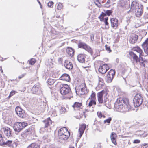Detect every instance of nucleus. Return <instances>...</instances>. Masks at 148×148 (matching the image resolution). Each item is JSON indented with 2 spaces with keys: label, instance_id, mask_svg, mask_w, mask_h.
<instances>
[{
  "label": "nucleus",
  "instance_id": "f257e3e1",
  "mask_svg": "<svg viewBox=\"0 0 148 148\" xmlns=\"http://www.w3.org/2000/svg\"><path fill=\"white\" fill-rule=\"evenodd\" d=\"M114 107L116 110L121 111V110L124 109H125V111H127L130 106L127 98H120L118 99L115 102Z\"/></svg>",
  "mask_w": 148,
  "mask_h": 148
},
{
  "label": "nucleus",
  "instance_id": "f03ea898",
  "mask_svg": "<svg viewBox=\"0 0 148 148\" xmlns=\"http://www.w3.org/2000/svg\"><path fill=\"white\" fill-rule=\"evenodd\" d=\"M131 8L132 9L135 10V14L137 17H140L143 14V6L140 4L139 5L138 3L136 1H133L132 3Z\"/></svg>",
  "mask_w": 148,
  "mask_h": 148
},
{
  "label": "nucleus",
  "instance_id": "7ed1b4c3",
  "mask_svg": "<svg viewBox=\"0 0 148 148\" xmlns=\"http://www.w3.org/2000/svg\"><path fill=\"white\" fill-rule=\"evenodd\" d=\"M60 93L63 95H68L66 98L67 99H70L73 97V95L71 92V89L69 86L67 84H62L60 86Z\"/></svg>",
  "mask_w": 148,
  "mask_h": 148
},
{
  "label": "nucleus",
  "instance_id": "20e7f679",
  "mask_svg": "<svg viewBox=\"0 0 148 148\" xmlns=\"http://www.w3.org/2000/svg\"><path fill=\"white\" fill-rule=\"evenodd\" d=\"M58 135L60 139L65 140H67L69 137L70 133L66 127H64L59 130Z\"/></svg>",
  "mask_w": 148,
  "mask_h": 148
},
{
  "label": "nucleus",
  "instance_id": "39448f33",
  "mask_svg": "<svg viewBox=\"0 0 148 148\" xmlns=\"http://www.w3.org/2000/svg\"><path fill=\"white\" fill-rule=\"evenodd\" d=\"M27 125V123L25 122H17L15 123L13 125V128L16 134L20 132L23 128Z\"/></svg>",
  "mask_w": 148,
  "mask_h": 148
},
{
  "label": "nucleus",
  "instance_id": "423d86ee",
  "mask_svg": "<svg viewBox=\"0 0 148 148\" xmlns=\"http://www.w3.org/2000/svg\"><path fill=\"white\" fill-rule=\"evenodd\" d=\"M143 98L140 94H137L134 96L133 100V103L136 107H139L142 103Z\"/></svg>",
  "mask_w": 148,
  "mask_h": 148
},
{
  "label": "nucleus",
  "instance_id": "0eeeda50",
  "mask_svg": "<svg viewBox=\"0 0 148 148\" xmlns=\"http://www.w3.org/2000/svg\"><path fill=\"white\" fill-rule=\"evenodd\" d=\"M115 71L113 69L110 70L107 74L106 80L108 83H110L112 81L115 75Z\"/></svg>",
  "mask_w": 148,
  "mask_h": 148
},
{
  "label": "nucleus",
  "instance_id": "6e6552de",
  "mask_svg": "<svg viewBox=\"0 0 148 148\" xmlns=\"http://www.w3.org/2000/svg\"><path fill=\"white\" fill-rule=\"evenodd\" d=\"M109 69V67L107 64H103L101 65L99 69V71L101 74L105 73Z\"/></svg>",
  "mask_w": 148,
  "mask_h": 148
},
{
  "label": "nucleus",
  "instance_id": "1a4fd4ad",
  "mask_svg": "<svg viewBox=\"0 0 148 148\" xmlns=\"http://www.w3.org/2000/svg\"><path fill=\"white\" fill-rule=\"evenodd\" d=\"M18 145V144L15 142L12 141L10 140H7L6 142H4L3 146L6 145L9 147H17Z\"/></svg>",
  "mask_w": 148,
  "mask_h": 148
},
{
  "label": "nucleus",
  "instance_id": "9d476101",
  "mask_svg": "<svg viewBox=\"0 0 148 148\" xmlns=\"http://www.w3.org/2000/svg\"><path fill=\"white\" fill-rule=\"evenodd\" d=\"M79 89H80L81 93V94H86L88 92V90H87L85 83L82 84L79 87Z\"/></svg>",
  "mask_w": 148,
  "mask_h": 148
},
{
  "label": "nucleus",
  "instance_id": "9b49d317",
  "mask_svg": "<svg viewBox=\"0 0 148 148\" xmlns=\"http://www.w3.org/2000/svg\"><path fill=\"white\" fill-rule=\"evenodd\" d=\"M111 27L114 29H116L118 26V20L116 18H113L110 19Z\"/></svg>",
  "mask_w": 148,
  "mask_h": 148
},
{
  "label": "nucleus",
  "instance_id": "f8f14e48",
  "mask_svg": "<svg viewBox=\"0 0 148 148\" xmlns=\"http://www.w3.org/2000/svg\"><path fill=\"white\" fill-rule=\"evenodd\" d=\"M42 122L44 127L47 128L49 127L51 125L52 121L51 120L50 117H48L43 121Z\"/></svg>",
  "mask_w": 148,
  "mask_h": 148
},
{
  "label": "nucleus",
  "instance_id": "ddd939ff",
  "mask_svg": "<svg viewBox=\"0 0 148 148\" xmlns=\"http://www.w3.org/2000/svg\"><path fill=\"white\" fill-rule=\"evenodd\" d=\"M130 38L129 39V41L130 43L134 44L137 41L138 38V36L137 35L132 34H131L130 36Z\"/></svg>",
  "mask_w": 148,
  "mask_h": 148
},
{
  "label": "nucleus",
  "instance_id": "4468645a",
  "mask_svg": "<svg viewBox=\"0 0 148 148\" xmlns=\"http://www.w3.org/2000/svg\"><path fill=\"white\" fill-rule=\"evenodd\" d=\"M142 46L145 53L148 55V38L142 44Z\"/></svg>",
  "mask_w": 148,
  "mask_h": 148
},
{
  "label": "nucleus",
  "instance_id": "2eb2a0df",
  "mask_svg": "<svg viewBox=\"0 0 148 148\" xmlns=\"http://www.w3.org/2000/svg\"><path fill=\"white\" fill-rule=\"evenodd\" d=\"M129 55L133 59V61H135L137 63L140 62V59L138 56L137 55L132 51H130L129 52Z\"/></svg>",
  "mask_w": 148,
  "mask_h": 148
},
{
  "label": "nucleus",
  "instance_id": "dca6fc26",
  "mask_svg": "<svg viewBox=\"0 0 148 148\" xmlns=\"http://www.w3.org/2000/svg\"><path fill=\"white\" fill-rule=\"evenodd\" d=\"M86 57V55L84 54H79L77 56V59L79 62L83 63L85 61Z\"/></svg>",
  "mask_w": 148,
  "mask_h": 148
},
{
  "label": "nucleus",
  "instance_id": "f3484780",
  "mask_svg": "<svg viewBox=\"0 0 148 148\" xmlns=\"http://www.w3.org/2000/svg\"><path fill=\"white\" fill-rule=\"evenodd\" d=\"M4 134L8 138L11 136L10 129L8 127H5L3 128Z\"/></svg>",
  "mask_w": 148,
  "mask_h": 148
},
{
  "label": "nucleus",
  "instance_id": "a211bd4d",
  "mask_svg": "<svg viewBox=\"0 0 148 148\" xmlns=\"http://www.w3.org/2000/svg\"><path fill=\"white\" fill-rule=\"evenodd\" d=\"M60 80H64L67 82H69L70 80V78L69 75L66 73L62 74L60 77Z\"/></svg>",
  "mask_w": 148,
  "mask_h": 148
},
{
  "label": "nucleus",
  "instance_id": "6ab92c4d",
  "mask_svg": "<svg viewBox=\"0 0 148 148\" xmlns=\"http://www.w3.org/2000/svg\"><path fill=\"white\" fill-rule=\"evenodd\" d=\"M117 135L114 132H112L110 135V138L112 142L115 145L116 144V138Z\"/></svg>",
  "mask_w": 148,
  "mask_h": 148
},
{
  "label": "nucleus",
  "instance_id": "aec40b11",
  "mask_svg": "<svg viewBox=\"0 0 148 148\" xmlns=\"http://www.w3.org/2000/svg\"><path fill=\"white\" fill-rule=\"evenodd\" d=\"M64 65L66 68L69 69H71L73 67L72 63L68 61H65Z\"/></svg>",
  "mask_w": 148,
  "mask_h": 148
},
{
  "label": "nucleus",
  "instance_id": "412c9836",
  "mask_svg": "<svg viewBox=\"0 0 148 148\" xmlns=\"http://www.w3.org/2000/svg\"><path fill=\"white\" fill-rule=\"evenodd\" d=\"M66 52L68 55L71 57H72L74 55V50L71 48L68 47L66 50Z\"/></svg>",
  "mask_w": 148,
  "mask_h": 148
},
{
  "label": "nucleus",
  "instance_id": "4be33fe9",
  "mask_svg": "<svg viewBox=\"0 0 148 148\" xmlns=\"http://www.w3.org/2000/svg\"><path fill=\"white\" fill-rule=\"evenodd\" d=\"M82 103L79 102H75L74 104L72 105V106L74 108L75 110H79V108L82 106Z\"/></svg>",
  "mask_w": 148,
  "mask_h": 148
},
{
  "label": "nucleus",
  "instance_id": "5701e85b",
  "mask_svg": "<svg viewBox=\"0 0 148 148\" xmlns=\"http://www.w3.org/2000/svg\"><path fill=\"white\" fill-rule=\"evenodd\" d=\"M132 49L133 51H136L138 53L139 56H140L143 53V51L140 47L138 46L135 47L133 48Z\"/></svg>",
  "mask_w": 148,
  "mask_h": 148
},
{
  "label": "nucleus",
  "instance_id": "b1692460",
  "mask_svg": "<svg viewBox=\"0 0 148 148\" xmlns=\"http://www.w3.org/2000/svg\"><path fill=\"white\" fill-rule=\"evenodd\" d=\"M86 128V125H83L79 128V137L80 138L82 135Z\"/></svg>",
  "mask_w": 148,
  "mask_h": 148
},
{
  "label": "nucleus",
  "instance_id": "393cba45",
  "mask_svg": "<svg viewBox=\"0 0 148 148\" xmlns=\"http://www.w3.org/2000/svg\"><path fill=\"white\" fill-rule=\"evenodd\" d=\"M27 148H40V146L38 143H33L29 145Z\"/></svg>",
  "mask_w": 148,
  "mask_h": 148
},
{
  "label": "nucleus",
  "instance_id": "a878e982",
  "mask_svg": "<svg viewBox=\"0 0 148 148\" xmlns=\"http://www.w3.org/2000/svg\"><path fill=\"white\" fill-rule=\"evenodd\" d=\"M19 117L22 118H24L26 117L27 114L25 113L24 110L16 114Z\"/></svg>",
  "mask_w": 148,
  "mask_h": 148
},
{
  "label": "nucleus",
  "instance_id": "bb28decb",
  "mask_svg": "<svg viewBox=\"0 0 148 148\" xmlns=\"http://www.w3.org/2000/svg\"><path fill=\"white\" fill-rule=\"evenodd\" d=\"M89 101V102L87 106L91 107L93 105H95L96 104V101L88 99L87 101V102H88Z\"/></svg>",
  "mask_w": 148,
  "mask_h": 148
},
{
  "label": "nucleus",
  "instance_id": "cd10ccee",
  "mask_svg": "<svg viewBox=\"0 0 148 148\" xmlns=\"http://www.w3.org/2000/svg\"><path fill=\"white\" fill-rule=\"evenodd\" d=\"M40 86L39 84L37 85H35L33 87L32 90L34 93H36L38 91Z\"/></svg>",
  "mask_w": 148,
  "mask_h": 148
},
{
  "label": "nucleus",
  "instance_id": "c85d7f7f",
  "mask_svg": "<svg viewBox=\"0 0 148 148\" xmlns=\"http://www.w3.org/2000/svg\"><path fill=\"white\" fill-rule=\"evenodd\" d=\"M96 100L95 93L93 91L92 92V93L90 95V97L88 99V100Z\"/></svg>",
  "mask_w": 148,
  "mask_h": 148
},
{
  "label": "nucleus",
  "instance_id": "c756f323",
  "mask_svg": "<svg viewBox=\"0 0 148 148\" xmlns=\"http://www.w3.org/2000/svg\"><path fill=\"white\" fill-rule=\"evenodd\" d=\"M126 3V0H120L119 3V5L122 7H124Z\"/></svg>",
  "mask_w": 148,
  "mask_h": 148
},
{
  "label": "nucleus",
  "instance_id": "7c9ffc66",
  "mask_svg": "<svg viewBox=\"0 0 148 148\" xmlns=\"http://www.w3.org/2000/svg\"><path fill=\"white\" fill-rule=\"evenodd\" d=\"M85 45L83 49H84L87 51L91 53L92 50L91 48L88 45L86 44H85V45Z\"/></svg>",
  "mask_w": 148,
  "mask_h": 148
},
{
  "label": "nucleus",
  "instance_id": "2f4dec72",
  "mask_svg": "<svg viewBox=\"0 0 148 148\" xmlns=\"http://www.w3.org/2000/svg\"><path fill=\"white\" fill-rule=\"evenodd\" d=\"M55 82V80L51 79H49L48 80L47 83L50 85H53Z\"/></svg>",
  "mask_w": 148,
  "mask_h": 148
},
{
  "label": "nucleus",
  "instance_id": "473e14b6",
  "mask_svg": "<svg viewBox=\"0 0 148 148\" xmlns=\"http://www.w3.org/2000/svg\"><path fill=\"white\" fill-rule=\"evenodd\" d=\"M105 92V91L104 90H103L100 92L98 93H97L98 97L103 98V95L104 93Z\"/></svg>",
  "mask_w": 148,
  "mask_h": 148
},
{
  "label": "nucleus",
  "instance_id": "72a5a7b5",
  "mask_svg": "<svg viewBox=\"0 0 148 148\" xmlns=\"http://www.w3.org/2000/svg\"><path fill=\"white\" fill-rule=\"evenodd\" d=\"M111 120L112 118L111 117H109L108 119L105 120L104 121V124H106V123H107V125H109Z\"/></svg>",
  "mask_w": 148,
  "mask_h": 148
},
{
  "label": "nucleus",
  "instance_id": "f704fd0d",
  "mask_svg": "<svg viewBox=\"0 0 148 148\" xmlns=\"http://www.w3.org/2000/svg\"><path fill=\"white\" fill-rule=\"evenodd\" d=\"M23 110L21 109V108L19 106H17L16 108L15 111L16 114L20 112Z\"/></svg>",
  "mask_w": 148,
  "mask_h": 148
},
{
  "label": "nucleus",
  "instance_id": "c9c22d12",
  "mask_svg": "<svg viewBox=\"0 0 148 148\" xmlns=\"http://www.w3.org/2000/svg\"><path fill=\"white\" fill-rule=\"evenodd\" d=\"M5 141H3V139L1 134H0V145L1 146L4 145V143Z\"/></svg>",
  "mask_w": 148,
  "mask_h": 148
},
{
  "label": "nucleus",
  "instance_id": "e433bc0d",
  "mask_svg": "<svg viewBox=\"0 0 148 148\" xmlns=\"http://www.w3.org/2000/svg\"><path fill=\"white\" fill-rule=\"evenodd\" d=\"M105 16V13L102 12V14L99 16L98 18L100 19L101 21H102L103 20V18Z\"/></svg>",
  "mask_w": 148,
  "mask_h": 148
},
{
  "label": "nucleus",
  "instance_id": "4c0bfd02",
  "mask_svg": "<svg viewBox=\"0 0 148 148\" xmlns=\"http://www.w3.org/2000/svg\"><path fill=\"white\" fill-rule=\"evenodd\" d=\"M112 13V11L111 10H108L106 11L105 14L106 16V15L109 16Z\"/></svg>",
  "mask_w": 148,
  "mask_h": 148
},
{
  "label": "nucleus",
  "instance_id": "58836bf2",
  "mask_svg": "<svg viewBox=\"0 0 148 148\" xmlns=\"http://www.w3.org/2000/svg\"><path fill=\"white\" fill-rule=\"evenodd\" d=\"M85 43L82 42H80L78 44V47L79 48H82L83 49L84 47V46L85 45Z\"/></svg>",
  "mask_w": 148,
  "mask_h": 148
},
{
  "label": "nucleus",
  "instance_id": "ea45409f",
  "mask_svg": "<svg viewBox=\"0 0 148 148\" xmlns=\"http://www.w3.org/2000/svg\"><path fill=\"white\" fill-rule=\"evenodd\" d=\"M60 112L61 114L64 113L66 112V109L64 107H61L60 109Z\"/></svg>",
  "mask_w": 148,
  "mask_h": 148
},
{
  "label": "nucleus",
  "instance_id": "a19ab883",
  "mask_svg": "<svg viewBox=\"0 0 148 148\" xmlns=\"http://www.w3.org/2000/svg\"><path fill=\"white\" fill-rule=\"evenodd\" d=\"M29 62V64L32 65L34 64L36 62V60L35 59L32 58L30 60H28Z\"/></svg>",
  "mask_w": 148,
  "mask_h": 148
},
{
  "label": "nucleus",
  "instance_id": "79ce46f5",
  "mask_svg": "<svg viewBox=\"0 0 148 148\" xmlns=\"http://www.w3.org/2000/svg\"><path fill=\"white\" fill-rule=\"evenodd\" d=\"M98 78L99 84L101 86L103 85L104 84L103 79L99 77H98Z\"/></svg>",
  "mask_w": 148,
  "mask_h": 148
},
{
  "label": "nucleus",
  "instance_id": "37998d69",
  "mask_svg": "<svg viewBox=\"0 0 148 148\" xmlns=\"http://www.w3.org/2000/svg\"><path fill=\"white\" fill-rule=\"evenodd\" d=\"M105 47L106 50L108 51L109 53H110L112 51L110 46H108L107 45H106L105 46Z\"/></svg>",
  "mask_w": 148,
  "mask_h": 148
},
{
  "label": "nucleus",
  "instance_id": "c03bdc74",
  "mask_svg": "<svg viewBox=\"0 0 148 148\" xmlns=\"http://www.w3.org/2000/svg\"><path fill=\"white\" fill-rule=\"evenodd\" d=\"M53 3L52 1H49L48 3V6L50 8H52L53 6Z\"/></svg>",
  "mask_w": 148,
  "mask_h": 148
},
{
  "label": "nucleus",
  "instance_id": "a18cd8bd",
  "mask_svg": "<svg viewBox=\"0 0 148 148\" xmlns=\"http://www.w3.org/2000/svg\"><path fill=\"white\" fill-rule=\"evenodd\" d=\"M63 5L62 3H59L57 6V9L58 10H60L62 8Z\"/></svg>",
  "mask_w": 148,
  "mask_h": 148
},
{
  "label": "nucleus",
  "instance_id": "49530a36",
  "mask_svg": "<svg viewBox=\"0 0 148 148\" xmlns=\"http://www.w3.org/2000/svg\"><path fill=\"white\" fill-rule=\"evenodd\" d=\"M141 148H148V144L144 143L141 145Z\"/></svg>",
  "mask_w": 148,
  "mask_h": 148
},
{
  "label": "nucleus",
  "instance_id": "de8ad7c7",
  "mask_svg": "<svg viewBox=\"0 0 148 148\" xmlns=\"http://www.w3.org/2000/svg\"><path fill=\"white\" fill-rule=\"evenodd\" d=\"M145 61H143L142 62H140V65L141 67H145Z\"/></svg>",
  "mask_w": 148,
  "mask_h": 148
},
{
  "label": "nucleus",
  "instance_id": "09e8293b",
  "mask_svg": "<svg viewBox=\"0 0 148 148\" xmlns=\"http://www.w3.org/2000/svg\"><path fill=\"white\" fill-rule=\"evenodd\" d=\"M16 92V91H12L10 92L9 95V97H11L13 96L14 94H15V93Z\"/></svg>",
  "mask_w": 148,
  "mask_h": 148
},
{
  "label": "nucleus",
  "instance_id": "8fccbe9b",
  "mask_svg": "<svg viewBox=\"0 0 148 148\" xmlns=\"http://www.w3.org/2000/svg\"><path fill=\"white\" fill-rule=\"evenodd\" d=\"M98 101L99 103H103V98L98 97Z\"/></svg>",
  "mask_w": 148,
  "mask_h": 148
},
{
  "label": "nucleus",
  "instance_id": "3c124183",
  "mask_svg": "<svg viewBox=\"0 0 148 148\" xmlns=\"http://www.w3.org/2000/svg\"><path fill=\"white\" fill-rule=\"evenodd\" d=\"M52 114L54 116H57V112L56 109H54L52 111Z\"/></svg>",
  "mask_w": 148,
  "mask_h": 148
},
{
  "label": "nucleus",
  "instance_id": "603ef678",
  "mask_svg": "<svg viewBox=\"0 0 148 148\" xmlns=\"http://www.w3.org/2000/svg\"><path fill=\"white\" fill-rule=\"evenodd\" d=\"M97 115H98V117L100 118H101L102 116V114L100 112H97Z\"/></svg>",
  "mask_w": 148,
  "mask_h": 148
},
{
  "label": "nucleus",
  "instance_id": "864d4df0",
  "mask_svg": "<svg viewBox=\"0 0 148 148\" xmlns=\"http://www.w3.org/2000/svg\"><path fill=\"white\" fill-rule=\"evenodd\" d=\"M140 142V141L138 139H136L134 140L133 141V143H138Z\"/></svg>",
  "mask_w": 148,
  "mask_h": 148
},
{
  "label": "nucleus",
  "instance_id": "5fc2aeb1",
  "mask_svg": "<svg viewBox=\"0 0 148 148\" xmlns=\"http://www.w3.org/2000/svg\"><path fill=\"white\" fill-rule=\"evenodd\" d=\"M144 18L145 19H148V13H145L144 15Z\"/></svg>",
  "mask_w": 148,
  "mask_h": 148
},
{
  "label": "nucleus",
  "instance_id": "6e6d98bb",
  "mask_svg": "<svg viewBox=\"0 0 148 148\" xmlns=\"http://www.w3.org/2000/svg\"><path fill=\"white\" fill-rule=\"evenodd\" d=\"M26 75L25 73L19 76L18 77L19 78L21 79L22 78V77H23L25 75Z\"/></svg>",
  "mask_w": 148,
  "mask_h": 148
},
{
  "label": "nucleus",
  "instance_id": "4d7b16f0",
  "mask_svg": "<svg viewBox=\"0 0 148 148\" xmlns=\"http://www.w3.org/2000/svg\"><path fill=\"white\" fill-rule=\"evenodd\" d=\"M104 22H105V25L106 26H108V27H106V28L107 29H108L109 28V26L108 25V21H104Z\"/></svg>",
  "mask_w": 148,
  "mask_h": 148
},
{
  "label": "nucleus",
  "instance_id": "13d9d810",
  "mask_svg": "<svg viewBox=\"0 0 148 148\" xmlns=\"http://www.w3.org/2000/svg\"><path fill=\"white\" fill-rule=\"evenodd\" d=\"M99 51H96V53L95 55L96 56H99Z\"/></svg>",
  "mask_w": 148,
  "mask_h": 148
},
{
  "label": "nucleus",
  "instance_id": "bf43d9fd",
  "mask_svg": "<svg viewBox=\"0 0 148 148\" xmlns=\"http://www.w3.org/2000/svg\"><path fill=\"white\" fill-rule=\"evenodd\" d=\"M104 20V21H107L108 20V18L107 17L106 18H105Z\"/></svg>",
  "mask_w": 148,
  "mask_h": 148
},
{
  "label": "nucleus",
  "instance_id": "052dcab7",
  "mask_svg": "<svg viewBox=\"0 0 148 148\" xmlns=\"http://www.w3.org/2000/svg\"><path fill=\"white\" fill-rule=\"evenodd\" d=\"M37 1L38 2V3L40 4V5H41V3L40 1L38 0H37Z\"/></svg>",
  "mask_w": 148,
  "mask_h": 148
},
{
  "label": "nucleus",
  "instance_id": "680f3d73",
  "mask_svg": "<svg viewBox=\"0 0 148 148\" xmlns=\"http://www.w3.org/2000/svg\"><path fill=\"white\" fill-rule=\"evenodd\" d=\"M110 2V0H108L107 1V3H109Z\"/></svg>",
  "mask_w": 148,
  "mask_h": 148
},
{
  "label": "nucleus",
  "instance_id": "e2e57ef3",
  "mask_svg": "<svg viewBox=\"0 0 148 148\" xmlns=\"http://www.w3.org/2000/svg\"><path fill=\"white\" fill-rule=\"evenodd\" d=\"M102 117H103V118H105V116L104 115H102Z\"/></svg>",
  "mask_w": 148,
  "mask_h": 148
},
{
  "label": "nucleus",
  "instance_id": "0e129e2a",
  "mask_svg": "<svg viewBox=\"0 0 148 148\" xmlns=\"http://www.w3.org/2000/svg\"><path fill=\"white\" fill-rule=\"evenodd\" d=\"M69 148H74V147H70Z\"/></svg>",
  "mask_w": 148,
  "mask_h": 148
},
{
  "label": "nucleus",
  "instance_id": "69168bd1",
  "mask_svg": "<svg viewBox=\"0 0 148 148\" xmlns=\"http://www.w3.org/2000/svg\"><path fill=\"white\" fill-rule=\"evenodd\" d=\"M146 1H147V0H145L144 2L145 3H146Z\"/></svg>",
  "mask_w": 148,
  "mask_h": 148
},
{
  "label": "nucleus",
  "instance_id": "338daca9",
  "mask_svg": "<svg viewBox=\"0 0 148 148\" xmlns=\"http://www.w3.org/2000/svg\"><path fill=\"white\" fill-rule=\"evenodd\" d=\"M48 63H49V62H47L46 63V64L47 65H48Z\"/></svg>",
  "mask_w": 148,
  "mask_h": 148
},
{
  "label": "nucleus",
  "instance_id": "774afa93",
  "mask_svg": "<svg viewBox=\"0 0 148 148\" xmlns=\"http://www.w3.org/2000/svg\"><path fill=\"white\" fill-rule=\"evenodd\" d=\"M40 7L41 8H42V6L41 5H41H40Z\"/></svg>",
  "mask_w": 148,
  "mask_h": 148
}]
</instances>
